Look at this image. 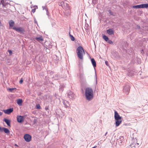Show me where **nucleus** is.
<instances>
[{"label":"nucleus","mask_w":148,"mask_h":148,"mask_svg":"<svg viewBox=\"0 0 148 148\" xmlns=\"http://www.w3.org/2000/svg\"><path fill=\"white\" fill-rule=\"evenodd\" d=\"M85 96L87 100L90 101L93 98V91L92 89L90 87H87L85 90Z\"/></svg>","instance_id":"f257e3e1"},{"label":"nucleus","mask_w":148,"mask_h":148,"mask_svg":"<svg viewBox=\"0 0 148 148\" xmlns=\"http://www.w3.org/2000/svg\"><path fill=\"white\" fill-rule=\"evenodd\" d=\"M76 52L78 57L81 60L83 59V52L84 53V52L82 47L81 46H79L77 49Z\"/></svg>","instance_id":"f03ea898"},{"label":"nucleus","mask_w":148,"mask_h":148,"mask_svg":"<svg viewBox=\"0 0 148 148\" xmlns=\"http://www.w3.org/2000/svg\"><path fill=\"white\" fill-rule=\"evenodd\" d=\"M12 29L16 30L17 32L20 33L21 34H24L25 32V30L22 27H13Z\"/></svg>","instance_id":"7ed1b4c3"},{"label":"nucleus","mask_w":148,"mask_h":148,"mask_svg":"<svg viewBox=\"0 0 148 148\" xmlns=\"http://www.w3.org/2000/svg\"><path fill=\"white\" fill-rule=\"evenodd\" d=\"M130 90V86L128 84H126L123 88V92L126 95H127L129 94Z\"/></svg>","instance_id":"20e7f679"},{"label":"nucleus","mask_w":148,"mask_h":148,"mask_svg":"<svg viewBox=\"0 0 148 148\" xmlns=\"http://www.w3.org/2000/svg\"><path fill=\"white\" fill-rule=\"evenodd\" d=\"M67 96L70 99L73 100L75 98V96L73 92L70 90L68 91L67 92Z\"/></svg>","instance_id":"39448f33"},{"label":"nucleus","mask_w":148,"mask_h":148,"mask_svg":"<svg viewBox=\"0 0 148 148\" xmlns=\"http://www.w3.org/2000/svg\"><path fill=\"white\" fill-rule=\"evenodd\" d=\"M23 138L26 141L28 142L31 140L32 136L29 134H26L24 136Z\"/></svg>","instance_id":"423d86ee"},{"label":"nucleus","mask_w":148,"mask_h":148,"mask_svg":"<svg viewBox=\"0 0 148 148\" xmlns=\"http://www.w3.org/2000/svg\"><path fill=\"white\" fill-rule=\"evenodd\" d=\"M3 132L8 135H9L10 133V130L8 128L5 127H1L0 126V132Z\"/></svg>","instance_id":"0eeeda50"},{"label":"nucleus","mask_w":148,"mask_h":148,"mask_svg":"<svg viewBox=\"0 0 148 148\" xmlns=\"http://www.w3.org/2000/svg\"><path fill=\"white\" fill-rule=\"evenodd\" d=\"M13 111V108H10L6 110H4L3 111L5 114H10Z\"/></svg>","instance_id":"6e6552de"},{"label":"nucleus","mask_w":148,"mask_h":148,"mask_svg":"<svg viewBox=\"0 0 148 148\" xmlns=\"http://www.w3.org/2000/svg\"><path fill=\"white\" fill-rule=\"evenodd\" d=\"M25 116H17V121L18 123H21L23 121Z\"/></svg>","instance_id":"1a4fd4ad"},{"label":"nucleus","mask_w":148,"mask_h":148,"mask_svg":"<svg viewBox=\"0 0 148 148\" xmlns=\"http://www.w3.org/2000/svg\"><path fill=\"white\" fill-rule=\"evenodd\" d=\"M114 117L115 120L121 119V117L120 116L118 113L116 111H114Z\"/></svg>","instance_id":"9d476101"},{"label":"nucleus","mask_w":148,"mask_h":148,"mask_svg":"<svg viewBox=\"0 0 148 148\" xmlns=\"http://www.w3.org/2000/svg\"><path fill=\"white\" fill-rule=\"evenodd\" d=\"M62 102L63 104L64 105V106L65 107L67 108L69 107L70 104L68 101L64 99H62Z\"/></svg>","instance_id":"9b49d317"},{"label":"nucleus","mask_w":148,"mask_h":148,"mask_svg":"<svg viewBox=\"0 0 148 148\" xmlns=\"http://www.w3.org/2000/svg\"><path fill=\"white\" fill-rule=\"evenodd\" d=\"M59 60V58L58 57V56L56 55L53 56V61L56 64L58 63Z\"/></svg>","instance_id":"f8f14e48"},{"label":"nucleus","mask_w":148,"mask_h":148,"mask_svg":"<svg viewBox=\"0 0 148 148\" xmlns=\"http://www.w3.org/2000/svg\"><path fill=\"white\" fill-rule=\"evenodd\" d=\"M107 33L109 35L114 34V31L112 29H109L106 30Z\"/></svg>","instance_id":"ddd939ff"},{"label":"nucleus","mask_w":148,"mask_h":148,"mask_svg":"<svg viewBox=\"0 0 148 148\" xmlns=\"http://www.w3.org/2000/svg\"><path fill=\"white\" fill-rule=\"evenodd\" d=\"M3 121L8 126H10V120L6 118H4L3 119Z\"/></svg>","instance_id":"4468645a"},{"label":"nucleus","mask_w":148,"mask_h":148,"mask_svg":"<svg viewBox=\"0 0 148 148\" xmlns=\"http://www.w3.org/2000/svg\"><path fill=\"white\" fill-rule=\"evenodd\" d=\"M91 61L92 65L95 69V68L96 67V63L95 61L93 58H91Z\"/></svg>","instance_id":"2eb2a0df"},{"label":"nucleus","mask_w":148,"mask_h":148,"mask_svg":"<svg viewBox=\"0 0 148 148\" xmlns=\"http://www.w3.org/2000/svg\"><path fill=\"white\" fill-rule=\"evenodd\" d=\"M10 28L12 27L14 24V22L12 20H10L9 22Z\"/></svg>","instance_id":"dca6fc26"},{"label":"nucleus","mask_w":148,"mask_h":148,"mask_svg":"<svg viewBox=\"0 0 148 148\" xmlns=\"http://www.w3.org/2000/svg\"><path fill=\"white\" fill-rule=\"evenodd\" d=\"M115 125L116 126H119L122 122L121 119L115 120Z\"/></svg>","instance_id":"f3484780"},{"label":"nucleus","mask_w":148,"mask_h":148,"mask_svg":"<svg viewBox=\"0 0 148 148\" xmlns=\"http://www.w3.org/2000/svg\"><path fill=\"white\" fill-rule=\"evenodd\" d=\"M23 102V101L22 99H18L17 100V103L19 106H21L22 105Z\"/></svg>","instance_id":"a211bd4d"},{"label":"nucleus","mask_w":148,"mask_h":148,"mask_svg":"<svg viewBox=\"0 0 148 148\" xmlns=\"http://www.w3.org/2000/svg\"><path fill=\"white\" fill-rule=\"evenodd\" d=\"M64 14L65 16H69L70 14V12L69 10H66L65 12H64Z\"/></svg>","instance_id":"6ab92c4d"},{"label":"nucleus","mask_w":148,"mask_h":148,"mask_svg":"<svg viewBox=\"0 0 148 148\" xmlns=\"http://www.w3.org/2000/svg\"><path fill=\"white\" fill-rule=\"evenodd\" d=\"M34 39L38 41H42L43 39L42 36L40 37H36L34 38Z\"/></svg>","instance_id":"aec40b11"},{"label":"nucleus","mask_w":148,"mask_h":148,"mask_svg":"<svg viewBox=\"0 0 148 148\" xmlns=\"http://www.w3.org/2000/svg\"><path fill=\"white\" fill-rule=\"evenodd\" d=\"M124 138L123 136H121L117 140L118 142L119 143H122L123 141Z\"/></svg>","instance_id":"412c9836"},{"label":"nucleus","mask_w":148,"mask_h":148,"mask_svg":"<svg viewBox=\"0 0 148 148\" xmlns=\"http://www.w3.org/2000/svg\"><path fill=\"white\" fill-rule=\"evenodd\" d=\"M53 78L54 80H58L59 79L60 76L58 74H56L53 76Z\"/></svg>","instance_id":"4be33fe9"},{"label":"nucleus","mask_w":148,"mask_h":148,"mask_svg":"<svg viewBox=\"0 0 148 148\" xmlns=\"http://www.w3.org/2000/svg\"><path fill=\"white\" fill-rule=\"evenodd\" d=\"M133 8H136V9L142 8L141 4H140V5L133 6Z\"/></svg>","instance_id":"5701e85b"},{"label":"nucleus","mask_w":148,"mask_h":148,"mask_svg":"<svg viewBox=\"0 0 148 148\" xmlns=\"http://www.w3.org/2000/svg\"><path fill=\"white\" fill-rule=\"evenodd\" d=\"M1 4H2L3 7H5L7 5V3L5 2L4 0H1Z\"/></svg>","instance_id":"b1692460"},{"label":"nucleus","mask_w":148,"mask_h":148,"mask_svg":"<svg viewBox=\"0 0 148 148\" xmlns=\"http://www.w3.org/2000/svg\"><path fill=\"white\" fill-rule=\"evenodd\" d=\"M142 8H148V3L146 4H141Z\"/></svg>","instance_id":"393cba45"},{"label":"nucleus","mask_w":148,"mask_h":148,"mask_svg":"<svg viewBox=\"0 0 148 148\" xmlns=\"http://www.w3.org/2000/svg\"><path fill=\"white\" fill-rule=\"evenodd\" d=\"M103 39L106 41H107L108 40L109 38L108 37L106 36L105 35H103Z\"/></svg>","instance_id":"a878e982"},{"label":"nucleus","mask_w":148,"mask_h":148,"mask_svg":"<svg viewBox=\"0 0 148 148\" xmlns=\"http://www.w3.org/2000/svg\"><path fill=\"white\" fill-rule=\"evenodd\" d=\"M16 88H8V90L10 92H12L13 90H16Z\"/></svg>","instance_id":"bb28decb"},{"label":"nucleus","mask_w":148,"mask_h":148,"mask_svg":"<svg viewBox=\"0 0 148 148\" xmlns=\"http://www.w3.org/2000/svg\"><path fill=\"white\" fill-rule=\"evenodd\" d=\"M64 2L63 1H62L60 3H59V5L60 6H61L62 7H63V6H64Z\"/></svg>","instance_id":"cd10ccee"},{"label":"nucleus","mask_w":148,"mask_h":148,"mask_svg":"<svg viewBox=\"0 0 148 148\" xmlns=\"http://www.w3.org/2000/svg\"><path fill=\"white\" fill-rule=\"evenodd\" d=\"M134 73L132 72H130L128 73L127 75L128 76L130 77H132Z\"/></svg>","instance_id":"c85d7f7f"},{"label":"nucleus","mask_w":148,"mask_h":148,"mask_svg":"<svg viewBox=\"0 0 148 148\" xmlns=\"http://www.w3.org/2000/svg\"><path fill=\"white\" fill-rule=\"evenodd\" d=\"M107 42L110 44H112L113 43V42L111 40L108 39V40L107 41Z\"/></svg>","instance_id":"c756f323"},{"label":"nucleus","mask_w":148,"mask_h":148,"mask_svg":"<svg viewBox=\"0 0 148 148\" xmlns=\"http://www.w3.org/2000/svg\"><path fill=\"white\" fill-rule=\"evenodd\" d=\"M5 61L7 64H9L10 63V60L9 59H7L5 60Z\"/></svg>","instance_id":"7c9ffc66"},{"label":"nucleus","mask_w":148,"mask_h":148,"mask_svg":"<svg viewBox=\"0 0 148 148\" xmlns=\"http://www.w3.org/2000/svg\"><path fill=\"white\" fill-rule=\"evenodd\" d=\"M37 122V119H34L33 121V124H36Z\"/></svg>","instance_id":"2f4dec72"},{"label":"nucleus","mask_w":148,"mask_h":148,"mask_svg":"<svg viewBox=\"0 0 148 148\" xmlns=\"http://www.w3.org/2000/svg\"><path fill=\"white\" fill-rule=\"evenodd\" d=\"M71 40L72 41H74L75 40V38L72 35L71 36Z\"/></svg>","instance_id":"473e14b6"},{"label":"nucleus","mask_w":148,"mask_h":148,"mask_svg":"<svg viewBox=\"0 0 148 148\" xmlns=\"http://www.w3.org/2000/svg\"><path fill=\"white\" fill-rule=\"evenodd\" d=\"M36 108L37 109H40L41 107L39 104H38L36 106Z\"/></svg>","instance_id":"72a5a7b5"},{"label":"nucleus","mask_w":148,"mask_h":148,"mask_svg":"<svg viewBox=\"0 0 148 148\" xmlns=\"http://www.w3.org/2000/svg\"><path fill=\"white\" fill-rule=\"evenodd\" d=\"M136 29H140V27L139 25H137L136 26Z\"/></svg>","instance_id":"f704fd0d"},{"label":"nucleus","mask_w":148,"mask_h":148,"mask_svg":"<svg viewBox=\"0 0 148 148\" xmlns=\"http://www.w3.org/2000/svg\"><path fill=\"white\" fill-rule=\"evenodd\" d=\"M42 7L43 10H45L46 11L48 10L46 6H42Z\"/></svg>","instance_id":"c9c22d12"},{"label":"nucleus","mask_w":148,"mask_h":148,"mask_svg":"<svg viewBox=\"0 0 148 148\" xmlns=\"http://www.w3.org/2000/svg\"><path fill=\"white\" fill-rule=\"evenodd\" d=\"M109 13L110 14V15H112L113 16H114V15L113 14V13L110 10H108Z\"/></svg>","instance_id":"e433bc0d"},{"label":"nucleus","mask_w":148,"mask_h":148,"mask_svg":"<svg viewBox=\"0 0 148 148\" xmlns=\"http://www.w3.org/2000/svg\"><path fill=\"white\" fill-rule=\"evenodd\" d=\"M36 8H37V6H36V7H35V8L34 9H33L32 10V12H33V13H34L35 12V10H36Z\"/></svg>","instance_id":"4c0bfd02"},{"label":"nucleus","mask_w":148,"mask_h":148,"mask_svg":"<svg viewBox=\"0 0 148 148\" xmlns=\"http://www.w3.org/2000/svg\"><path fill=\"white\" fill-rule=\"evenodd\" d=\"M23 78H21L19 81V83L20 84H22L23 83Z\"/></svg>","instance_id":"58836bf2"},{"label":"nucleus","mask_w":148,"mask_h":148,"mask_svg":"<svg viewBox=\"0 0 148 148\" xmlns=\"http://www.w3.org/2000/svg\"><path fill=\"white\" fill-rule=\"evenodd\" d=\"M45 110H48V109H49V106H46L45 108Z\"/></svg>","instance_id":"ea45409f"},{"label":"nucleus","mask_w":148,"mask_h":148,"mask_svg":"<svg viewBox=\"0 0 148 148\" xmlns=\"http://www.w3.org/2000/svg\"><path fill=\"white\" fill-rule=\"evenodd\" d=\"M8 51L10 55L12 54V51L11 50H8Z\"/></svg>","instance_id":"a19ab883"},{"label":"nucleus","mask_w":148,"mask_h":148,"mask_svg":"<svg viewBox=\"0 0 148 148\" xmlns=\"http://www.w3.org/2000/svg\"><path fill=\"white\" fill-rule=\"evenodd\" d=\"M105 64L107 66H108L109 64H108V62L107 61H105Z\"/></svg>","instance_id":"79ce46f5"},{"label":"nucleus","mask_w":148,"mask_h":148,"mask_svg":"<svg viewBox=\"0 0 148 148\" xmlns=\"http://www.w3.org/2000/svg\"><path fill=\"white\" fill-rule=\"evenodd\" d=\"M139 29L140 30L139 31V33H140V32H143V29H141L140 28V29Z\"/></svg>","instance_id":"37998d69"},{"label":"nucleus","mask_w":148,"mask_h":148,"mask_svg":"<svg viewBox=\"0 0 148 148\" xmlns=\"http://www.w3.org/2000/svg\"><path fill=\"white\" fill-rule=\"evenodd\" d=\"M92 3L95 4L96 3V1L95 0H92Z\"/></svg>","instance_id":"c03bdc74"},{"label":"nucleus","mask_w":148,"mask_h":148,"mask_svg":"<svg viewBox=\"0 0 148 148\" xmlns=\"http://www.w3.org/2000/svg\"><path fill=\"white\" fill-rule=\"evenodd\" d=\"M46 11V12H47V13H46L47 15H49V12H48V10H47Z\"/></svg>","instance_id":"a18cd8bd"},{"label":"nucleus","mask_w":148,"mask_h":148,"mask_svg":"<svg viewBox=\"0 0 148 148\" xmlns=\"http://www.w3.org/2000/svg\"><path fill=\"white\" fill-rule=\"evenodd\" d=\"M2 113H3L2 112H0V116H1L2 115Z\"/></svg>","instance_id":"49530a36"},{"label":"nucleus","mask_w":148,"mask_h":148,"mask_svg":"<svg viewBox=\"0 0 148 148\" xmlns=\"http://www.w3.org/2000/svg\"><path fill=\"white\" fill-rule=\"evenodd\" d=\"M107 133H108V132H106V133H105L104 136H106V135L107 134Z\"/></svg>","instance_id":"de8ad7c7"},{"label":"nucleus","mask_w":148,"mask_h":148,"mask_svg":"<svg viewBox=\"0 0 148 148\" xmlns=\"http://www.w3.org/2000/svg\"><path fill=\"white\" fill-rule=\"evenodd\" d=\"M97 147V146H95L94 147H92V148H96Z\"/></svg>","instance_id":"09e8293b"},{"label":"nucleus","mask_w":148,"mask_h":148,"mask_svg":"<svg viewBox=\"0 0 148 148\" xmlns=\"http://www.w3.org/2000/svg\"><path fill=\"white\" fill-rule=\"evenodd\" d=\"M143 52V49H142V50H141V53H142V52Z\"/></svg>","instance_id":"8fccbe9b"},{"label":"nucleus","mask_w":148,"mask_h":148,"mask_svg":"<svg viewBox=\"0 0 148 148\" xmlns=\"http://www.w3.org/2000/svg\"><path fill=\"white\" fill-rule=\"evenodd\" d=\"M69 36H70V37H71V35H72L71 34H70V32L69 33Z\"/></svg>","instance_id":"3c124183"},{"label":"nucleus","mask_w":148,"mask_h":148,"mask_svg":"<svg viewBox=\"0 0 148 148\" xmlns=\"http://www.w3.org/2000/svg\"><path fill=\"white\" fill-rule=\"evenodd\" d=\"M14 145H15V146H18L16 144H15Z\"/></svg>","instance_id":"603ef678"},{"label":"nucleus","mask_w":148,"mask_h":148,"mask_svg":"<svg viewBox=\"0 0 148 148\" xmlns=\"http://www.w3.org/2000/svg\"><path fill=\"white\" fill-rule=\"evenodd\" d=\"M34 21L35 22V23H37V22L35 20H34Z\"/></svg>","instance_id":"864d4df0"},{"label":"nucleus","mask_w":148,"mask_h":148,"mask_svg":"<svg viewBox=\"0 0 148 148\" xmlns=\"http://www.w3.org/2000/svg\"><path fill=\"white\" fill-rule=\"evenodd\" d=\"M1 22H0V25H1Z\"/></svg>","instance_id":"5fc2aeb1"},{"label":"nucleus","mask_w":148,"mask_h":148,"mask_svg":"<svg viewBox=\"0 0 148 148\" xmlns=\"http://www.w3.org/2000/svg\"><path fill=\"white\" fill-rule=\"evenodd\" d=\"M1 2H0V5H1Z\"/></svg>","instance_id":"6e6d98bb"},{"label":"nucleus","mask_w":148,"mask_h":148,"mask_svg":"<svg viewBox=\"0 0 148 148\" xmlns=\"http://www.w3.org/2000/svg\"><path fill=\"white\" fill-rule=\"evenodd\" d=\"M80 66H81V64L80 65Z\"/></svg>","instance_id":"4d7b16f0"},{"label":"nucleus","mask_w":148,"mask_h":148,"mask_svg":"<svg viewBox=\"0 0 148 148\" xmlns=\"http://www.w3.org/2000/svg\"><path fill=\"white\" fill-rule=\"evenodd\" d=\"M71 139L72 140H73V139H72V138H71Z\"/></svg>","instance_id":"13d9d810"}]
</instances>
